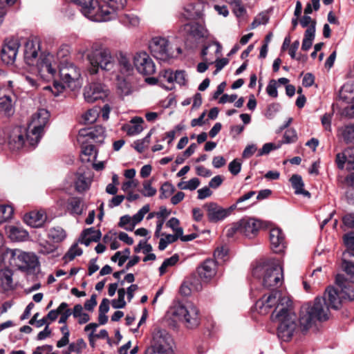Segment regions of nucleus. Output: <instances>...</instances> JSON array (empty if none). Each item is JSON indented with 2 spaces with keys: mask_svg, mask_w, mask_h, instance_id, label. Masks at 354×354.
<instances>
[{
  "mask_svg": "<svg viewBox=\"0 0 354 354\" xmlns=\"http://www.w3.org/2000/svg\"><path fill=\"white\" fill-rule=\"evenodd\" d=\"M25 139L22 129L21 127L15 128L8 137V144L10 149L12 151L19 150L23 147Z\"/></svg>",
  "mask_w": 354,
  "mask_h": 354,
  "instance_id": "20",
  "label": "nucleus"
},
{
  "mask_svg": "<svg viewBox=\"0 0 354 354\" xmlns=\"http://www.w3.org/2000/svg\"><path fill=\"white\" fill-rule=\"evenodd\" d=\"M12 275L13 272L10 269L6 268L0 270L1 286L3 290L8 291L14 288Z\"/></svg>",
  "mask_w": 354,
  "mask_h": 354,
  "instance_id": "27",
  "label": "nucleus"
},
{
  "mask_svg": "<svg viewBox=\"0 0 354 354\" xmlns=\"http://www.w3.org/2000/svg\"><path fill=\"white\" fill-rule=\"evenodd\" d=\"M216 268V261L207 259L198 266L196 272L202 280L208 281L215 276Z\"/></svg>",
  "mask_w": 354,
  "mask_h": 354,
  "instance_id": "18",
  "label": "nucleus"
},
{
  "mask_svg": "<svg viewBox=\"0 0 354 354\" xmlns=\"http://www.w3.org/2000/svg\"><path fill=\"white\" fill-rule=\"evenodd\" d=\"M18 251L16 249L2 248L0 251V263L12 264L13 261H16Z\"/></svg>",
  "mask_w": 354,
  "mask_h": 354,
  "instance_id": "30",
  "label": "nucleus"
},
{
  "mask_svg": "<svg viewBox=\"0 0 354 354\" xmlns=\"http://www.w3.org/2000/svg\"><path fill=\"white\" fill-rule=\"evenodd\" d=\"M97 113L95 111L88 110L84 115L85 122L88 123H93L97 120Z\"/></svg>",
  "mask_w": 354,
  "mask_h": 354,
  "instance_id": "63",
  "label": "nucleus"
},
{
  "mask_svg": "<svg viewBox=\"0 0 354 354\" xmlns=\"http://www.w3.org/2000/svg\"><path fill=\"white\" fill-rule=\"evenodd\" d=\"M143 188L144 191L141 193L145 197L153 196L157 192L156 189L151 186V180L145 181L143 183Z\"/></svg>",
  "mask_w": 354,
  "mask_h": 354,
  "instance_id": "46",
  "label": "nucleus"
},
{
  "mask_svg": "<svg viewBox=\"0 0 354 354\" xmlns=\"http://www.w3.org/2000/svg\"><path fill=\"white\" fill-rule=\"evenodd\" d=\"M46 216L41 212H30L24 215V222L32 227L39 228L43 226Z\"/></svg>",
  "mask_w": 354,
  "mask_h": 354,
  "instance_id": "23",
  "label": "nucleus"
},
{
  "mask_svg": "<svg viewBox=\"0 0 354 354\" xmlns=\"http://www.w3.org/2000/svg\"><path fill=\"white\" fill-rule=\"evenodd\" d=\"M240 234L252 239L254 237L259 230L263 227L261 221L250 217H244L239 221Z\"/></svg>",
  "mask_w": 354,
  "mask_h": 354,
  "instance_id": "13",
  "label": "nucleus"
},
{
  "mask_svg": "<svg viewBox=\"0 0 354 354\" xmlns=\"http://www.w3.org/2000/svg\"><path fill=\"white\" fill-rule=\"evenodd\" d=\"M19 46L20 43L18 39L15 37L6 39L0 52L3 62L6 64H13L16 59Z\"/></svg>",
  "mask_w": 354,
  "mask_h": 354,
  "instance_id": "10",
  "label": "nucleus"
},
{
  "mask_svg": "<svg viewBox=\"0 0 354 354\" xmlns=\"http://www.w3.org/2000/svg\"><path fill=\"white\" fill-rule=\"evenodd\" d=\"M212 194V192L210 190V187L209 186H205L198 190V199L203 200L209 197Z\"/></svg>",
  "mask_w": 354,
  "mask_h": 354,
  "instance_id": "59",
  "label": "nucleus"
},
{
  "mask_svg": "<svg viewBox=\"0 0 354 354\" xmlns=\"http://www.w3.org/2000/svg\"><path fill=\"white\" fill-rule=\"evenodd\" d=\"M315 76L311 73H307L304 75L302 85L304 87H310L314 84Z\"/></svg>",
  "mask_w": 354,
  "mask_h": 354,
  "instance_id": "60",
  "label": "nucleus"
},
{
  "mask_svg": "<svg viewBox=\"0 0 354 354\" xmlns=\"http://www.w3.org/2000/svg\"><path fill=\"white\" fill-rule=\"evenodd\" d=\"M280 147V145H275L272 142H268L263 145L262 148L259 150L257 156H262L263 155L268 154L271 151L277 149Z\"/></svg>",
  "mask_w": 354,
  "mask_h": 354,
  "instance_id": "48",
  "label": "nucleus"
},
{
  "mask_svg": "<svg viewBox=\"0 0 354 354\" xmlns=\"http://www.w3.org/2000/svg\"><path fill=\"white\" fill-rule=\"evenodd\" d=\"M66 208L71 216H80L86 207L82 198L74 196L68 199Z\"/></svg>",
  "mask_w": 354,
  "mask_h": 354,
  "instance_id": "22",
  "label": "nucleus"
},
{
  "mask_svg": "<svg viewBox=\"0 0 354 354\" xmlns=\"http://www.w3.org/2000/svg\"><path fill=\"white\" fill-rule=\"evenodd\" d=\"M236 232L240 233V225L239 221L232 223V226L227 230L226 236L228 238H232Z\"/></svg>",
  "mask_w": 354,
  "mask_h": 354,
  "instance_id": "62",
  "label": "nucleus"
},
{
  "mask_svg": "<svg viewBox=\"0 0 354 354\" xmlns=\"http://www.w3.org/2000/svg\"><path fill=\"white\" fill-rule=\"evenodd\" d=\"M176 191L175 187L169 181L165 182L160 188L159 198L166 199L172 195Z\"/></svg>",
  "mask_w": 354,
  "mask_h": 354,
  "instance_id": "34",
  "label": "nucleus"
},
{
  "mask_svg": "<svg viewBox=\"0 0 354 354\" xmlns=\"http://www.w3.org/2000/svg\"><path fill=\"white\" fill-rule=\"evenodd\" d=\"M120 21L124 26H136L139 24V18L133 14L121 13L118 15Z\"/></svg>",
  "mask_w": 354,
  "mask_h": 354,
  "instance_id": "33",
  "label": "nucleus"
},
{
  "mask_svg": "<svg viewBox=\"0 0 354 354\" xmlns=\"http://www.w3.org/2000/svg\"><path fill=\"white\" fill-rule=\"evenodd\" d=\"M223 182V177L221 175H217L213 177L209 182L208 186L212 189H217L221 186Z\"/></svg>",
  "mask_w": 354,
  "mask_h": 354,
  "instance_id": "56",
  "label": "nucleus"
},
{
  "mask_svg": "<svg viewBox=\"0 0 354 354\" xmlns=\"http://www.w3.org/2000/svg\"><path fill=\"white\" fill-rule=\"evenodd\" d=\"M271 249L274 253H282L286 248L285 235L281 229L272 228L270 231Z\"/></svg>",
  "mask_w": 354,
  "mask_h": 354,
  "instance_id": "17",
  "label": "nucleus"
},
{
  "mask_svg": "<svg viewBox=\"0 0 354 354\" xmlns=\"http://www.w3.org/2000/svg\"><path fill=\"white\" fill-rule=\"evenodd\" d=\"M252 274L261 279L263 287L271 292L259 299L250 310H292L295 307L290 296L283 295L277 290L283 279V268L278 260L270 259L259 263L253 268Z\"/></svg>",
  "mask_w": 354,
  "mask_h": 354,
  "instance_id": "1",
  "label": "nucleus"
},
{
  "mask_svg": "<svg viewBox=\"0 0 354 354\" xmlns=\"http://www.w3.org/2000/svg\"><path fill=\"white\" fill-rule=\"evenodd\" d=\"M82 253V249L78 247L77 243H74L69 248L68 252L64 254L63 259L71 261L73 260L76 257L81 256Z\"/></svg>",
  "mask_w": 354,
  "mask_h": 354,
  "instance_id": "35",
  "label": "nucleus"
},
{
  "mask_svg": "<svg viewBox=\"0 0 354 354\" xmlns=\"http://www.w3.org/2000/svg\"><path fill=\"white\" fill-rule=\"evenodd\" d=\"M337 136L346 144L354 143V124L339 127L337 130Z\"/></svg>",
  "mask_w": 354,
  "mask_h": 354,
  "instance_id": "26",
  "label": "nucleus"
},
{
  "mask_svg": "<svg viewBox=\"0 0 354 354\" xmlns=\"http://www.w3.org/2000/svg\"><path fill=\"white\" fill-rule=\"evenodd\" d=\"M195 281L196 280L191 279L184 281L180 287L179 292L183 296L189 295L192 292L190 286H193Z\"/></svg>",
  "mask_w": 354,
  "mask_h": 354,
  "instance_id": "45",
  "label": "nucleus"
},
{
  "mask_svg": "<svg viewBox=\"0 0 354 354\" xmlns=\"http://www.w3.org/2000/svg\"><path fill=\"white\" fill-rule=\"evenodd\" d=\"M203 207L207 210V216L209 223H216L227 218L225 208L215 202L205 203Z\"/></svg>",
  "mask_w": 354,
  "mask_h": 354,
  "instance_id": "16",
  "label": "nucleus"
},
{
  "mask_svg": "<svg viewBox=\"0 0 354 354\" xmlns=\"http://www.w3.org/2000/svg\"><path fill=\"white\" fill-rule=\"evenodd\" d=\"M12 99L9 95H4L0 97V110L3 111L5 114L10 115L12 111Z\"/></svg>",
  "mask_w": 354,
  "mask_h": 354,
  "instance_id": "36",
  "label": "nucleus"
},
{
  "mask_svg": "<svg viewBox=\"0 0 354 354\" xmlns=\"http://www.w3.org/2000/svg\"><path fill=\"white\" fill-rule=\"evenodd\" d=\"M335 162L338 169H343L346 163V169L348 170V156L346 154V149L342 153L336 155Z\"/></svg>",
  "mask_w": 354,
  "mask_h": 354,
  "instance_id": "39",
  "label": "nucleus"
},
{
  "mask_svg": "<svg viewBox=\"0 0 354 354\" xmlns=\"http://www.w3.org/2000/svg\"><path fill=\"white\" fill-rule=\"evenodd\" d=\"M13 209L10 205H0V223H3L12 218Z\"/></svg>",
  "mask_w": 354,
  "mask_h": 354,
  "instance_id": "38",
  "label": "nucleus"
},
{
  "mask_svg": "<svg viewBox=\"0 0 354 354\" xmlns=\"http://www.w3.org/2000/svg\"><path fill=\"white\" fill-rule=\"evenodd\" d=\"M144 218V216L141 214V212H138L131 217L132 223L131 225V227H126L125 230L127 231H133L135 225L140 222H141Z\"/></svg>",
  "mask_w": 354,
  "mask_h": 354,
  "instance_id": "58",
  "label": "nucleus"
},
{
  "mask_svg": "<svg viewBox=\"0 0 354 354\" xmlns=\"http://www.w3.org/2000/svg\"><path fill=\"white\" fill-rule=\"evenodd\" d=\"M39 46L36 48L32 41H27L24 46V57L26 64L33 66L38 56Z\"/></svg>",
  "mask_w": 354,
  "mask_h": 354,
  "instance_id": "24",
  "label": "nucleus"
},
{
  "mask_svg": "<svg viewBox=\"0 0 354 354\" xmlns=\"http://www.w3.org/2000/svg\"><path fill=\"white\" fill-rule=\"evenodd\" d=\"M173 338L165 329L157 328L153 333L151 349L171 350Z\"/></svg>",
  "mask_w": 354,
  "mask_h": 354,
  "instance_id": "11",
  "label": "nucleus"
},
{
  "mask_svg": "<svg viewBox=\"0 0 354 354\" xmlns=\"http://www.w3.org/2000/svg\"><path fill=\"white\" fill-rule=\"evenodd\" d=\"M266 92L267 93L272 97H277L278 96V92H277V82L274 80H271L267 87H266Z\"/></svg>",
  "mask_w": 354,
  "mask_h": 354,
  "instance_id": "52",
  "label": "nucleus"
},
{
  "mask_svg": "<svg viewBox=\"0 0 354 354\" xmlns=\"http://www.w3.org/2000/svg\"><path fill=\"white\" fill-rule=\"evenodd\" d=\"M196 172L198 176L207 178L212 175V172L210 169L205 168L203 165H199L196 167Z\"/></svg>",
  "mask_w": 354,
  "mask_h": 354,
  "instance_id": "61",
  "label": "nucleus"
},
{
  "mask_svg": "<svg viewBox=\"0 0 354 354\" xmlns=\"http://www.w3.org/2000/svg\"><path fill=\"white\" fill-rule=\"evenodd\" d=\"M69 346L71 351H73L74 353L80 354L82 352V351L84 348H86V344L83 339L80 338L76 341V342H73L70 344Z\"/></svg>",
  "mask_w": 354,
  "mask_h": 354,
  "instance_id": "43",
  "label": "nucleus"
},
{
  "mask_svg": "<svg viewBox=\"0 0 354 354\" xmlns=\"http://www.w3.org/2000/svg\"><path fill=\"white\" fill-rule=\"evenodd\" d=\"M48 236L55 242L59 243L66 239V233L62 227L57 226L50 230Z\"/></svg>",
  "mask_w": 354,
  "mask_h": 354,
  "instance_id": "32",
  "label": "nucleus"
},
{
  "mask_svg": "<svg viewBox=\"0 0 354 354\" xmlns=\"http://www.w3.org/2000/svg\"><path fill=\"white\" fill-rule=\"evenodd\" d=\"M105 132V128L102 125H95L89 129H80L79 135L82 137H88L95 142L102 145L106 137Z\"/></svg>",
  "mask_w": 354,
  "mask_h": 354,
  "instance_id": "19",
  "label": "nucleus"
},
{
  "mask_svg": "<svg viewBox=\"0 0 354 354\" xmlns=\"http://www.w3.org/2000/svg\"><path fill=\"white\" fill-rule=\"evenodd\" d=\"M176 82L180 86H185L187 84V74L184 70H177L173 75V82Z\"/></svg>",
  "mask_w": 354,
  "mask_h": 354,
  "instance_id": "40",
  "label": "nucleus"
},
{
  "mask_svg": "<svg viewBox=\"0 0 354 354\" xmlns=\"http://www.w3.org/2000/svg\"><path fill=\"white\" fill-rule=\"evenodd\" d=\"M73 316L80 324H85L90 319L89 315L84 311H73Z\"/></svg>",
  "mask_w": 354,
  "mask_h": 354,
  "instance_id": "50",
  "label": "nucleus"
},
{
  "mask_svg": "<svg viewBox=\"0 0 354 354\" xmlns=\"http://www.w3.org/2000/svg\"><path fill=\"white\" fill-rule=\"evenodd\" d=\"M354 301V287L349 284L337 290L333 286H328L322 296L311 301L304 303L300 310H339L344 302Z\"/></svg>",
  "mask_w": 354,
  "mask_h": 354,
  "instance_id": "3",
  "label": "nucleus"
},
{
  "mask_svg": "<svg viewBox=\"0 0 354 354\" xmlns=\"http://www.w3.org/2000/svg\"><path fill=\"white\" fill-rule=\"evenodd\" d=\"M133 66L137 71L143 75H150L156 71L155 64L145 51L136 53L133 56Z\"/></svg>",
  "mask_w": 354,
  "mask_h": 354,
  "instance_id": "8",
  "label": "nucleus"
},
{
  "mask_svg": "<svg viewBox=\"0 0 354 354\" xmlns=\"http://www.w3.org/2000/svg\"><path fill=\"white\" fill-rule=\"evenodd\" d=\"M118 88L120 91L121 95L124 96L129 95L132 92L130 84L126 81L120 82Z\"/></svg>",
  "mask_w": 354,
  "mask_h": 354,
  "instance_id": "54",
  "label": "nucleus"
},
{
  "mask_svg": "<svg viewBox=\"0 0 354 354\" xmlns=\"http://www.w3.org/2000/svg\"><path fill=\"white\" fill-rule=\"evenodd\" d=\"M16 260L19 261V269L27 274H33L39 262L37 257L34 253L22 252L19 250Z\"/></svg>",
  "mask_w": 354,
  "mask_h": 354,
  "instance_id": "9",
  "label": "nucleus"
},
{
  "mask_svg": "<svg viewBox=\"0 0 354 354\" xmlns=\"http://www.w3.org/2000/svg\"><path fill=\"white\" fill-rule=\"evenodd\" d=\"M82 153L88 157L93 156L95 158L97 156L95 147L92 144L83 143L82 145Z\"/></svg>",
  "mask_w": 354,
  "mask_h": 354,
  "instance_id": "44",
  "label": "nucleus"
},
{
  "mask_svg": "<svg viewBox=\"0 0 354 354\" xmlns=\"http://www.w3.org/2000/svg\"><path fill=\"white\" fill-rule=\"evenodd\" d=\"M49 118L50 113L45 109H39L35 116L32 118L28 129L25 132L26 141L30 146L35 147L40 141Z\"/></svg>",
  "mask_w": 354,
  "mask_h": 354,
  "instance_id": "5",
  "label": "nucleus"
},
{
  "mask_svg": "<svg viewBox=\"0 0 354 354\" xmlns=\"http://www.w3.org/2000/svg\"><path fill=\"white\" fill-rule=\"evenodd\" d=\"M89 185L84 174H81L75 182V189L78 192H82L88 189Z\"/></svg>",
  "mask_w": 354,
  "mask_h": 354,
  "instance_id": "41",
  "label": "nucleus"
},
{
  "mask_svg": "<svg viewBox=\"0 0 354 354\" xmlns=\"http://www.w3.org/2000/svg\"><path fill=\"white\" fill-rule=\"evenodd\" d=\"M102 237V232L100 230H95V227H91L84 229L80 234L79 241L88 246L91 242H99Z\"/></svg>",
  "mask_w": 354,
  "mask_h": 354,
  "instance_id": "21",
  "label": "nucleus"
},
{
  "mask_svg": "<svg viewBox=\"0 0 354 354\" xmlns=\"http://www.w3.org/2000/svg\"><path fill=\"white\" fill-rule=\"evenodd\" d=\"M257 150V147L254 144L248 145L243 151L242 156L243 158L251 157Z\"/></svg>",
  "mask_w": 354,
  "mask_h": 354,
  "instance_id": "57",
  "label": "nucleus"
},
{
  "mask_svg": "<svg viewBox=\"0 0 354 354\" xmlns=\"http://www.w3.org/2000/svg\"><path fill=\"white\" fill-rule=\"evenodd\" d=\"M39 66L42 70L46 71L48 73L54 75L56 73V70L52 67L50 61L48 57L41 59Z\"/></svg>",
  "mask_w": 354,
  "mask_h": 354,
  "instance_id": "49",
  "label": "nucleus"
},
{
  "mask_svg": "<svg viewBox=\"0 0 354 354\" xmlns=\"http://www.w3.org/2000/svg\"><path fill=\"white\" fill-rule=\"evenodd\" d=\"M104 5H100L97 1L71 0L81 7L82 13L93 21H106L112 19L117 11H121L127 4V0H102Z\"/></svg>",
  "mask_w": 354,
  "mask_h": 354,
  "instance_id": "4",
  "label": "nucleus"
},
{
  "mask_svg": "<svg viewBox=\"0 0 354 354\" xmlns=\"http://www.w3.org/2000/svg\"><path fill=\"white\" fill-rule=\"evenodd\" d=\"M344 243L347 248V252L351 257H354V232L344 235ZM344 270L350 277L351 281L354 283V262L343 260Z\"/></svg>",
  "mask_w": 354,
  "mask_h": 354,
  "instance_id": "14",
  "label": "nucleus"
},
{
  "mask_svg": "<svg viewBox=\"0 0 354 354\" xmlns=\"http://www.w3.org/2000/svg\"><path fill=\"white\" fill-rule=\"evenodd\" d=\"M106 86L99 82H93L86 86L84 89V97L88 103H93L97 100L104 99L108 95Z\"/></svg>",
  "mask_w": 354,
  "mask_h": 354,
  "instance_id": "12",
  "label": "nucleus"
},
{
  "mask_svg": "<svg viewBox=\"0 0 354 354\" xmlns=\"http://www.w3.org/2000/svg\"><path fill=\"white\" fill-rule=\"evenodd\" d=\"M297 140V133L295 129H287L285 131L281 144H290L294 143Z\"/></svg>",
  "mask_w": 354,
  "mask_h": 354,
  "instance_id": "37",
  "label": "nucleus"
},
{
  "mask_svg": "<svg viewBox=\"0 0 354 354\" xmlns=\"http://www.w3.org/2000/svg\"><path fill=\"white\" fill-rule=\"evenodd\" d=\"M333 113H326L321 119L322 124L326 131L331 129V120L333 118Z\"/></svg>",
  "mask_w": 354,
  "mask_h": 354,
  "instance_id": "53",
  "label": "nucleus"
},
{
  "mask_svg": "<svg viewBox=\"0 0 354 354\" xmlns=\"http://www.w3.org/2000/svg\"><path fill=\"white\" fill-rule=\"evenodd\" d=\"M169 44V42L166 38L155 37L150 41L149 48L151 55L156 59L167 62L172 57L168 48Z\"/></svg>",
  "mask_w": 354,
  "mask_h": 354,
  "instance_id": "7",
  "label": "nucleus"
},
{
  "mask_svg": "<svg viewBox=\"0 0 354 354\" xmlns=\"http://www.w3.org/2000/svg\"><path fill=\"white\" fill-rule=\"evenodd\" d=\"M280 109L281 105L279 103H272L268 105L265 115L268 119L272 120Z\"/></svg>",
  "mask_w": 354,
  "mask_h": 354,
  "instance_id": "42",
  "label": "nucleus"
},
{
  "mask_svg": "<svg viewBox=\"0 0 354 354\" xmlns=\"http://www.w3.org/2000/svg\"><path fill=\"white\" fill-rule=\"evenodd\" d=\"M342 222L347 227L354 229V213L345 214L342 218Z\"/></svg>",
  "mask_w": 354,
  "mask_h": 354,
  "instance_id": "55",
  "label": "nucleus"
},
{
  "mask_svg": "<svg viewBox=\"0 0 354 354\" xmlns=\"http://www.w3.org/2000/svg\"><path fill=\"white\" fill-rule=\"evenodd\" d=\"M330 317V311H272L271 319L278 323V337L289 342L298 332L306 334L317 328L318 322H326Z\"/></svg>",
  "mask_w": 354,
  "mask_h": 354,
  "instance_id": "2",
  "label": "nucleus"
},
{
  "mask_svg": "<svg viewBox=\"0 0 354 354\" xmlns=\"http://www.w3.org/2000/svg\"><path fill=\"white\" fill-rule=\"evenodd\" d=\"M172 317L183 324L187 328H194L200 323L198 311H172Z\"/></svg>",
  "mask_w": 354,
  "mask_h": 354,
  "instance_id": "15",
  "label": "nucleus"
},
{
  "mask_svg": "<svg viewBox=\"0 0 354 354\" xmlns=\"http://www.w3.org/2000/svg\"><path fill=\"white\" fill-rule=\"evenodd\" d=\"M228 169L232 175L236 176L241 171V163L237 159H234L230 162Z\"/></svg>",
  "mask_w": 354,
  "mask_h": 354,
  "instance_id": "51",
  "label": "nucleus"
},
{
  "mask_svg": "<svg viewBox=\"0 0 354 354\" xmlns=\"http://www.w3.org/2000/svg\"><path fill=\"white\" fill-rule=\"evenodd\" d=\"M316 20L313 19L312 21V24L307 28L304 32V39L307 40L313 41L315 37V32H316Z\"/></svg>",
  "mask_w": 354,
  "mask_h": 354,
  "instance_id": "47",
  "label": "nucleus"
},
{
  "mask_svg": "<svg viewBox=\"0 0 354 354\" xmlns=\"http://www.w3.org/2000/svg\"><path fill=\"white\" fill-rule=\"evenodd\" d=\"M118 60L120 73L125 75H131L133 71V66L126 54L120 53Z\"/></svg>",
  "mask_w": 354,
  "mask_h": 354,
  "instance_id": "28",
  "label": "nucleus"
},
{
  "mask_svg": "<svg viewBox=\"0 0 354 354\" xmlns=\"http://www.w3.org/2000/svg\"><path fill=\"white\" fill-rule=\"evenodd\" d=\"M184 30L190 36L200 39L203 37L202 26L197 24L187 23L183 26Z\"/></svg>",
  "mask_w": 354,
  "mask_h": 354,
  "instance_id": "31",
  "label": "nucleus"
},
{
  "mask_svg": "<svg viewBox=\"0 0 354 354\" xmlns=\"http://www.w3.org/2000/svg\"><path fill=\"white\" fill-rule=\"evenodd\" d=\"M226 164V160L222 156H214L212 160V165L214 168L218 169Z\"/></svg>",
  "mask_w": 354,
  "mask_h": 354,
  "instance_id": "64",
  "label": "nucleus"
},
{
  "mask_svg": "<svg viewBox=\"0 0 354 354\" xmlns=\"http://www.w3.org/2000/svg\"><path fill=\"white\" fill-rule=\"evenodd\" d=\"M346 154L348 156V170H354V147H347ZM345 180L349 187H354V172L348 175Z\"/></svg>",
  "mask_w": 354,
  "mask_h": 354,
  "instance_id": "29",
  "label": "nucleus"
},
{
  "mask_svg": "<svg viewBox=\"0 0 354 354\" xmlns=\"http://www.w3.org/2000/svg\"><path fill=\"white\" fill-rule=\"evenodd\" d=\"M290 182L291 183L292 188L295 189V194H302L304 196L310 197V193L304 189V183L300 175L293 174L290 178Z\"/></svg>",
  "mask_w": 354,
  "mask_h": 354,
  "instance_id": "25",
  "label": "nucleus"
},
{
  "mask_svg": "<svg viewBox=\"0 0 354 354\" xmlns=\"http://www.w3.org/2000/svg\"><path fill=\"white\" fill-rule=\"evenodd\" d=\"M88 59L91 64L88 71L91 75L97 74L100 68L109 71L114 66L113 57L108 48L93 51L88 55Z\"/></svg>",
  "mask_w": 354,
  "mask_h": 354,
  "instance_id": "6",
  "label": "nucleus"
}]
</instances>
